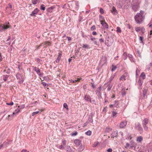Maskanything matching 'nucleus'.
<instances>
[{"label":"nucleus","mask_w":152,"mask_h":152,"mask_svg":"<svg viewBox=\"0 0 152 152\" xmlns=\"http://www.w3.org/2000/svg\"><path fill=\"white\" fill-rule=\"evenodd\" d=\"M91 84L92 85V87L93 88H95V86L94 85V83H91Z\"/></svg>","instance_id":"obj_58"},{"label":"nucleus","mask_w":152,"mask_h":152,"mask_svg":"<svg viewBox=\"0 0 152 152\" xmlns=\"http://www.w3.org/2000/svg\"><path fill=\"white\" fill-rule=\"evenodd\" d=\"M91 30H95L96 29V26L95 25H93L91 28Z\"/></svg>","instance_id":"obj_39"},{"label":"nucleus","mask_w":152,"mask_h":152,"mask_svg":"<svg viewBox=\"0 0 152 152\" xmlns=\"http://www.w3.org/2000/svg\"><path fill=\"white\" fill-rule=\"evenodd\" d=\"M13 102H11L10 103H7V104L8 105H12L13 104Z\"/></svg>","instance_id":"obj_48"},{"label":"nucleus","mask_w":152,"mask_h":152,"mask_svg":"<svg viewBox=\"0 0 152 152\" xmlns=\"http://www.w3.org/2000/svg\"><path fill=\"white\" fill-rule=\"evenodd\" d=\"M40 9L42 10H45V7L44 5L42 4L40 6Z\"/></svg>","instance_id":"obj_29"},{"label":"nucleus","mask_w":152,"mask_h":152,"mask_svg":"<svg viewBox=\"0 0 152 152\" xmlns=\"http://www.w3.org/2000/svg\"><path fill=\"white\" fill-rule=\"evenodd\" d=\"M74 142L76 145L79 146L80 144L81 141L79 140L76 139L74 140Z\"/></svg>","instance_id":"obj_14"},{"label":"nucleus","mask_w":152,"mask_h":152,"mask_svg":"<svg viewBox=\"0 0 152 152\" xmlns=\"http://www.w3.org/2000/svg\"><path fill=\"white\" fill-rule=\"evenodd\" d=\"M111 130L112 129L110 128H107L106 129V131L108 132H110L111 131Z\"/></svg>","instance_id":"obj_41"},{"label":"nucleus","mask_w":152,"mask_h":152,"mask_svg":"<svg viewBox=\"0 0 152 152\" xmlns=\"http://www.w3.org/2000/svg\"><path fill=\"white\" fill-rule=\"evenodd\" d=\"M101 24L103 28H107L108 27V25L104 20H102L101 21Z\"/></svg>","instance_id":"obj_9"},{"label":"nucleus","mask_w":152,"mask_h":152,"mask_svg":"<svg viewBox=\"0 0 152 152\" xmlns=\"http://www.w3.org/2000/svg\"><path fill=\"white\" fill-rule=\"evenodd\" d=\"M42 84L43 85V86H45L46 85V83L44 82H42Z\"/></svg>","instance_id":"obj_55"},{"label":"nucleus","mask_w":152,"mask_h":152,"mask_svg":"<svg viewBox=\"0 0 152 152\" xmlns=\"http://www.w3.org/2000/svg\"><path fill=\"white\" fill-rule=\"evenodd\" d=\"M129 144L128 143H127L126 145V148L128 147H129Z\"/></svg>","instance_id":"obj_59"},{"label":"nucleus","mask_w":152,"mask_h":152,"mask_svg":"<svg viewBox=\"0 0 152 152\" xmlns=\"http://www.w3.org/2000/svg\"><path fill=\"white\" fill-rule=\"evenodd\" d=\"M135 30L137 32L141 31L142 32H144L145 31V28H141L139 27L135 28Z\"/></svg>","instance_id":"obj_13"},{"label":"nucleus","mask_w":152,"mask_h":152,"mask_svg":"<svg viewBox=\"0 0 152 152\" xmlns=\"http://www.w3.org/2000/svg\"><path fill=\"white\" fill-rule=\"evenodd\" d=\"M91 39L93 41H95L96 40V39L95 38L91 37Z\"/></svg>","instance_id":"obj_54"},{"label":"nucleus","mask_w":152,"mask_h":152,"mask_svg":"<svg viewBox=\"0 0 152 152\" xmlns=\"http://www.w3.org/2000/svg\"><path fill=\"white\" fill-rule=\"evenodd\" d=\"M12 116V115H8V117L7 118V119L8 120H9V118L10 117Z\"/></svg>","instance_id":"obj_56"},{"label":"nucleus","mask_w":152,"mask_h":152,"mask_svg":"<svg viewBox=\"0 0 152 152\" xmlns=\"http://www.w3.org/2000/svg\"><path fill=\"white\" fill-rule=\"evenodd\" d=\"M52 42L50 41H45L41 43L39 45V47L42 45L44 46L45 48H46L47 46L51 45Z\"/></svg>","instance_id":"obj_4"},{"label":"nucleus","mask_w":152,"mask_h":152,"mask_svg":"<svg viewBox=\"0 0 152 152\" xmlns=\"http://www.w3.org/2000/svg\"><path fill=\"white\" fill-rule=\"evenodd\" d=\"M67 38L68 39V40H69V41L71 40V39H72L70 37H67Z\"/></svg>","instance_id":"obj_60"},{"label":"nucleus","mask_w":152,"mask_h":152,"mask_svg":"<svg viewBox=\"0 0 152 152\" xmlns=\"http://www.w3.org/2000/svg\"><path fill=\"white\" fill-rule=\"evenodd\" d=\"M148 123V119L147 118H145L142 122L143 127L145 130L147 131L148 129V127L147 126Z\"/></svg>","instance_id":"obj_3"},{"label":"nucleus","mask_w":152,"mask_h":152,"mask_svg":"<svg viewBox=\"0 0 152 152\" xmlns=\"http://www.w3.org/2000/svg\"><path fill=\"white\" fill-rule=\"evenodd\" d=\"M135 128L138 130L141 133L142 132V129L141 125L139 123H136L135 124Z\"/></svg>","instance_id":"obj_5"},{"label":"nucleus","mask_w":152,"mask_h":152,"mask_svg":"<svg viewBox=\"0 0 152 152\" xmlns=\"http://www.w3.org/2000/svg\"><path fill=\"white\" fill-rule=\"evenodd\" d=\"M116 31L118 33H121V28L118 27H117L116 28Z\"/></svg>","instance_id":"obj_28"},{"label":"nucleus","mask_w":152,"mask_h":152,"mask_svg":"<svg viewBox=\"0 0 152 152\" xmlns=\"http://www.w3.org/2000/svg\"><path fill=\"white\" fill-rule=\"evenodd\" d=\"M143 37H140V42L141 43H142L143 42Z\"/></svg>","instance_id":"obj_42"},{"label":"nucleus","mask_w":152,"mask_h":152,"mask_svg":"<svg viewBox=\"0 0 152 152\" xmlns=\"http://www.w3.org/2000/svg\"><path fill=\"white\" fill-rule=\"evenodd\" d=\"M66 141L65 140H62V143L63 144V145L65 146L66 144Z\"/></svg>","instance_id":"obj_33"},{"label":"nucleus","mask_w":152,"mask_h":152,"mask_svg":"<svg viewBox=\"0 0 152 152\" xmlns=\"http://www.w3.org/2000/svg\"><path fill=\"white\" fill-rule=\"evenodd\" d=\"M39 110L41 112H42L43 111L45 110L44 109L42 108V109H39Z\"/></svg>","instance_id":"obj_51"},{"label":"nucleus","mask_w":152,"mask_h":152,"mask_svg":"<svg viewBox=\"0 0 152 152\" xmlns=\"http://www.w3.org/2000/svg\"><path fill=\"white\" fill-rule=\"evenodd\" d=\"M147 93V91L146 90H144L143 91V94L144 97H145V95H146Z\"/></svg>","instance_id":"obj_37"},{"label":"nucleus","mask_w":152,"mask_h":152,"mask_svg":"<svg viewBox=\"0 0 152 152\" xmlns=\"http://www.w3.org/2000/svg\"><path fill=\"white\" fill-rule=\"evenodd\" d=\"M84 147L83 146H81L78 148L79 151H81L84 149Z\"/></svg>","instance_id":"obj_36"},{"label":"nucleus","mask_w":152,"mask_h":152,"mask_svg":"<svg viewBox=\"0 0 152 152\" xmlns=\"http://www.w3.org/2000/svg\"><path fill=\"white\" fill-rule=\"evenodd\" d=\"M112 149L111 148H109L107 150L108 152H112Z\"/></svg>","instance_id":"obj_50"},{"label":"nucleus","mask_w":152,"mask_h":152,"mask_svg":"<svg viewBox=\"0 0 152 152\" xmlns=\"http://www.w3.org/2000/svg\"><path fill=\"white\" fill-rule=\"evenodd\" d=\"M92 34L94 35H96L97 34V33L96 31H93L92 32Z\"/></svg>","instance_id":"obj_52"},{"label":"nucleus","mask_w":152,"mask_h":152,"mask_svg":"<svg viewBox=\"0 0 152 152\" xmlns=\"http://www.w3.org/2000/svg\"><path fill=\"white\" fill-rule=\"evenodd\" d=\"M61 56H62L61 53V52L59 53L58 54V57L57 58L56 60V62L57 61H58V62L59 61L61 60Z\"/></svg>","instance_id":"obj_17"},{"label":"nucleus","mask_w":152,"mask_h":152,"mask_svg":"<svg viewBox=\"0 0 152 152\" xmlns=\"http://www.w3.org/2000/svg\"><path fill=\"white\" fill-rule=\"evenodd\" d=\"M107 108V107H106L104 108L103 109V111L104 112V111H105L106 112V110Z\"/></svg>","instance_id":"obj_53"},{"label":"nucleus","mask_w":152,"mask_h":152,"mask_svg":"<svg viewBox=\"0 0 152 152\" xmlns=\"http://www.w3.org/2000/svg\"><path fill=\"white\" fill-rule=\"evenodd\" d=\"M143 140V138L141 136H139V137H138L137 139V141L140 142H141Z\"/></svg>","instance_id":"obj_19"},{"label":"nucleus","mask_w":152,"mask_h":152,"mask_svg":"<svg viewBox=\"0 0 152 152\" xmlns=\"http://www.w3.org/2000/svg\"><path fill=\"white\" fill-rule=\"evenodd\" d=\"M117 67L114 64H113L112 66L111 71L112 72L115 71L117 69Z\"/></svg>","instance_id":"obj_22"},{"label":"nucleus","mask_w":152,"mask_h":152,"mask_svg":"<svg viewBox=\"0 0 152 152\" xmlns=\"http://www.w3.org/2000/svg\"><path fill=\"white\" fill-rule=\"evenodd\" d=\"M11 28V26L10 24L9 23H5L4 24H1L0 26V31H5L7 28Z\"/></svg>","instance_id":"obj_2"},{"label":"nucleus","mask_w":152,"mask_h":152,"mask_svg":"<svg viewBox=\"0 0 152 152\" xmlns=\"http://www.w3.org/2000/svg\"><path fill=\"white\" fill-rule=\"evenodd\" d=\"M39 113V111H37L36 112H34L32 113V116H34L36 114H37Z\"/></svg>","instance_id":"obj_32"},{"label":"nucleus","mask_w":152,"mask_h":152,"mask_svg":"<svg viewBox=\"0 0 152 152\" xmlns=\"http://www.w3.org/2000/svg\"><path fill=\"white\" fill-rule=\"evenodd\" d=\"M8 77L9 76L8 75H6L3 76L2 78L3 80H4V81H6L7 80V79L8 78Z\"/></svg>","instance_id":"obj_24"},{"label":"nucleus","mask_w":152,"mask_h":152,"mask_svg":"<svg viewBox=\"0 0 152 152\" xmlns=\"http://www.w3.org/2000/svg\"><path fill=\"white\" fill-rule=\"evenodd\" d=\"M94 43L96 44V45H98V43H97V42L96 41H94Z\"/></svg>","instance_id":"obj_64"},{"label":"nucleus","mask_w":152,"mask_h":152,"mask_svg":"<svg viewBox=\"0 0 152 152\" xmlns=\"http://www.w3.org/2000/svg\"><path fill=\"white\" fill-rule=\"evenodd\" d=\"M127 76V74L126 73H125L124 75L121 76L120 78V80L123 81H125L126 79V78Z\"/></svg>","instance_id":"obj_11"},{"label":"nucleus","mask_w":152,"mask_h":152,"mask_svg":"<svg viewBox=\"0 0 152 152\" xmlns=\"http://www.w3.org/2000/svg\"><path fill=\"white\" fill-rule=\"evenodd\" d=\"M120 134L121 135L122 137L123 135V133L122 132H119Z\"/></svg>","instance_id":"obj_62"},{"label":"nucleus","mask_w":152,"mask_h":152,"mask_svg":"<svg viewBox=\"0 0 152 152\" xmlns=\"http://www.w3.org/2000/svg\"><path fill=\"white\" fill-rule=\"evenodd\" d=\"M117 114V113L114 111H113L112 112V116L113 117H116Z\"/></svg>","instance_id":"obj_30"},{"label":"nucleus","mask_w":152,"mask_h":152,"mask_svg":"<svg viewBox=\"0 0 152 152\" xmlns=\"http://www.w3.org/2000/svg\"><path fill=\"white\" fill-rule=\"evenodd\" d=\"M144 12L141 10L139 13H138L134 17V19L136 22L138 24L141 23L143 21L145 16L143 15Z\"/></svg>","instance_id":"obj_1"},{"label":"nucleus","mask_w":152,"mask_h":152,"mask_svg":"<svg viewBox=\"0 0 152 152\" xmlns=\"http://www.w3.org/2000/svg\"><path fill=\"white\" fill-rule=\"evenodd\" d=\"M118 134V132L117 131L113 132L111 134V136L113 137H116Z\"/></svg>","instance_id":"obj_16"},{"label":"nucleus","mask_w":152,"mask_h":152,"mask_svg":"<svg viewBox=\"0 0 152 152\" xmlns=\"http://www.w3.org/2000/svg\"><path fill=\"white\" fill-rule=\"evenodd\" d=\"M58 148L60 149H65L64 146L63 145H60L59 146Z\"/></svg>","instance_id":"obj_34"},{"label":"nucleus","mask_w":152,"mask_h":152,"mask_svg":"<svg viewBox=\"0 0 152 152\" xmlns=\"http://www.w3.org/2000/svg\"><path fill=\"white\" fill-rule=\"evenodd\" d=\"M16 77L19 80L18 82L20 83H23V77L20 73H18L16 74Z\"/></svg>","instance_id":"obj_6"},{"label":"nucleus","mask_w":152,"mask_h":152,"mask_svg":"<svg viewBox=\"0 0 152 152\" xmlns=\"http://www.w3.org/2000/svg\"><path fill=\"white\" fill-rule=\"evenodd\" d=\"M63 106L64 107L66 108L67 110H69V108L67 105V104L66 103H64L63 104Z\"/></svg>","instance_id":"obj_31"},{"label":"nucleus","mask_w":152,"mask_h":152,"mask_svg":"<svg viewBox=\"0 0 152 152\" xmlns=\"http://www.w3.org/2000/svg\"><path fill=\"white\" fill-rule=\"evenodd\" d=\"M140 73V71L138 69H137L136 70V76H138L139 74Z\"/></svg>","instance_id":"obj_40"},{"label":"nucleus","mask_w":152,"mask_h":152,"mask_svg":"<svg viewBox=\"0 0 152 152\" xmlns=\"http://www.w3.org/2000/svg\"><path fill=\"white\" fill-rule=\"evenodd\" d=\"M20 106H18V108L15 110V112L16 114L20 112Z\"/></svg>","instance_id":"obj_25"},{"label":"nucleus","mask_w":152,"mask_h":152,"mask_svg":"<svg viewBox=\"0 0 152 152\" xmlns=\"http://www.w3.org/2000/svg\"><path fill=\"white\" fill-rule=\"evenodd\" d=\"M84 99L87 102H89L91 103V97L89 95H85Z\"/></svg>","instance_id":"obj_10"},{"label":"nucleus","mask_w":152,"mask_h":152,"mask_svg":"<svg viewBox=\"0 0 152 152\" xmlns=\"http://www.w3.org/2000/svg\"><path fill=\"white\" fill-rule=\"evenodd\" d=\"M82 78L80 77L79 78H77V79H76V80H72V82H73V83H75L77 82H80V80H82Z\"/></svg>","instance_id":"obj_21"},{"label":"nucleus","mask_w":152,"mask_h":152,"mask_svg":"<svg viewBox=\"0 0 152 152\" xmlns=\"http://www.w3.org/2000/svg\"><path fill=\"white\" fill-rule=\"evenodd\" d=\"M20 110H21V109L24 108L25 107V106L24 104H23V105H21L20 106Z\"/></svg>","instance_id":"obj_45"},{"label":"nucleus","mask_w":152,"mask_h":152,"mask_svg":"<svg viewBox=\"0 0 152 152\" xmlns=\"http://www.w3.org/2000/svg\"><path fill=\"white\" fill-rule=\"evenodd\" d=\"M111 12L114 15H116L117 14V11L114 7H113L112 10H111Z\"/></svg>","instance_id":"obj_15"},{"label":"nucleus","mask_w":152,"mask_h":152,"mask_svg":"<svg viewBox=\"0 0 152 152\" xmlns=\"http://www.w3.org/2000/svg\"><path fill=\"white\" fill-rule=\"evenodd\" d=\"M65 149L67 151L69 152H71L72 151L70 147L68 145L66 146V148Z\"/></svg>","instance_id":"obj_20"},{"label":"nucleus","mask_w":152,"mask_h":152,"mask_svg":"<svg viewBox=\"0 0 152 152\" xmlns=\"http://www.w3.org/2000/svg\"><path fill=\"white\" fill-rule=\"evenodd\" d=\"M10 39V37L9 36L8 37V38L7 40V41H9Z\"/></svg>","instance_id":"obj_61"},{"label":"nucleus","mask_w":152,"mask_h":152,"mask_svg":"<svg viewBox=\"0 0 152 152\" xmlns=\"http://www.w3.org/2000/svg\"><path fill=\"white\" fill-rule=\"evenodd\" d=\"M82 47L83 48H86L87 49L89 48V46L87 44H83L82 45Z\"/></svg>","instance_id":"obj_26"},{"label":"nucleus","mask_w":152,"mask_h":152,"mask_svg":"<svg viewBox=\"0 0 152 152\" xmlns=\"http://www.w3.org/2000/svg\"><path fill=\"white\" fill-rule=\"evenodd\" d=\"M100 12L101 14H103L104 13V10L102 8H100Z\"/></svg>","instance_id":"obj_46"},{"label":"nucleus","mask_w":152,"mask_h":152,"mask_svg":"<svg viewBox=\"0 0 152 152\" xmlns=\"http://www.w3.org/2000/svg\"><path fill=\"white\" fill-rule=\"evenodd\" d=\"M3 60V58L1 54V53H0V61H1Z\"/></svg>","instance_id":"obj_49"},{"label":"nucleus","mask_w":152,"mask_h":152,"mask_svg":"<svg viewBox=\"0 0 152 152\" xmlns=\"http://www.w3.org/2000/svg\"><path fill=\"white\" fill-rule=\"evenodd\" d=\"M87 125V123H85L83 125V127H85Z\"/></svg>","instance_id":"obj_57"},{"label":"nucleus","mask_w":152,"mask_h":152,"mask_svg":"<svg viewBox=\"0 0 152 152\" xmlns=\"http://www.w3.org/2000/svg\"><path fill=\"white\" fill-rule=\"evenodd\" d=\"M91 131L90 130H88L85 133V134L88 135L90 136L91 134Z\"/></svg>","instance_id":"obj_27"},{"label":"nucleus","mask_w":152,"mask_h":152,"mask_svg":"<svg viewBox=\"0 0 152 152\" xmlns=\"http://www.w3.org/2000/svg\"><path fill=\"white\" fill-rule=\"evenodd\" d=\"M99 41L101 43L104 42V39L103 38H100L99 39Z\"/></svg>","instance_id":"obj_43"},{"label":"nucleus","mask_w":152,"mask_h":152,"mask_svg":"<svg viewBox=\"0 0 152 152\" xmlns=\"http://www.w3.org/2000/svg\"><path fill=\"white\" fill-rule=\"evenodd\" d=\"M37 0H32V3L33 4H37Z\"/></svg>","instance_id":"obj_35"},{"label":"nucleus","mask_w":152,"mask_h":152,"mask_svg":"<svg viewBox=\"0 0 152 152\" xmlns=\"http://www.w3.org/2000/svg\"><path fill=\"white\" fill-rule=\"evenodd\" d=\"M127 125V122L126 121L124 120L121 121L119 125L120 127L121 128H124L126 127Z\"/></svg>","instance_id":"obj_7"},{"label":"nucleus","mask_w":152,"mask_h":152,"mask_svg":"<svg viewBox=\"0 0 152 152\" xmlns=\"http://www.w3.org/2000/svg\"><path fill=\"white\" fill-rule=\"evenodd\" d=\"M15 114H16L15 112L13 113L12 115V117Z\"/></svg>","instance_id":"obj_63"},{"label":"nucleus","mask_w":152,"mask_h":152,"mask_svg":"<svg viewBox=\"0 0 152 152\" xmlns=\"http://www.w3.org/2000/svg\"><path fill=\"white\" fill-rule=\"evenodd\" d=\"M141 78H142L143 79H144L145 78V73L144 72H142L140 76V79Z\"/></svg>","instance_id":"obj_23"},{"label":"nucleus","mask_w":152,"mask_h":152,"mask_svg":"<svg viewBox=\"0 0 152 152\" xmlns=\"http://www.w3.org/2000/svg\"><path fill=\"white\" fill-rule=\"evenodd\" d=\"M34 70L37 73L39 76H42L43 74L42 73H41L40 72V69H39L37 68L36 67H34Z\"/></svg>","instance_id":"obj_8"},{"label":"nucleus","mask_w":152,"mask_h":152,"mask_svg":"<svg viewBox=\"0 0 152 152\" xmlns=\"http://www.w3.org/2000/svg\"><path fill=\"white\" fill-rule=\"evenodd\" d=\"M39 10L37 8L35 9L32 12L31 14H30V15L31 16H35L34 15L37 14L39 12Z\"/></svg>","instance_id":"obj_12"},{"label":"nucleus","mask_w":152,"mask_h":152,"mask_svg":"<svg viewBox=\"0 0 152 152\" xmlns=\"http://www.w3.org/2000/svg\"><path fill=\"white\" fill-rule=\"evenodd\" d=\"M77 134V132H75L74 133H72L71 134V135L72 136H76Z\"/></svg>","instance_id":"obj_44"},{"label":"nucleus","mask_w":152,"mask_h":152,"mask_svg":"<svg viewBox=\"0 0 152 152\" xmlns=\"http://www.w3.org/2000/svg\"><path fill=\"white\" fill-rule=\"evenodd\" d=\"M39 104V101L38 100L37 101H36L34 102H31V104L33 105V106H36L37 104Z\"/></svg>","instance_id":"obj_18"},{"label":"nucleus","mask_w":152,"mask_h":152,"mask_svg":"<svg viewBox=\"0 0 152 152\" xmlns=\"http://www.w3.org/2000/svg\"><path fill=\"white\" fill-rule=\"evenodd\" d=\"M99 142H95L93 145V147H95L98 144Z\"/></svg>","instance_id":"obj_38"},{"label":"nucleus","mask_w":152,"mask_h":152,"mask_svg":"<svg viewBox=\"0 0 152 152\" xmlns=\"http://www.w3.org/2000/svg\"><path fill=\"white\" fill-rule=\"evenodd\" d=\"M139 83L140 85H142V82L140 78L139 80Z\"/></svg>","instance_id":"obj_47"}]
</instances>
